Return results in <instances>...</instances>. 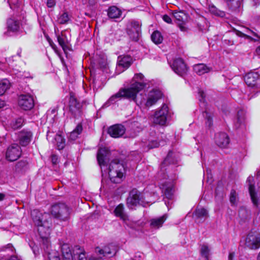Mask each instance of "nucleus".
Here are the masks:
<instances>
[{"label": "nucleus", "instance_id": "1", "mask_svg": "<svg viewBox=\"0 0 260 260\" xmlns=\"http://www.w3.org/2000/svg\"><path fill=\"white\" fill-rule=\"evenodd\" d=\"M144 76L141 73L135 75L133 80L135 82L128 88H121L115 94L112 95L107 101L106 104L108 106L116 102L117 99L124 98L133 100L137 103V94L142 90L146 84L141 81L143 80Z\"/></svg>", "mask_w": 260, "mask_h": 260}, {"label": "nucleus", "instance_id": "2", "mask_svg": "<svg viewBox=\"0 0 260 260\" xmlns=\"http://www.w3.org/2000/svg\"><path fill=\"white\" fill-rule=\"evenodd\" d=\"M31 217L35 224L38 226V231L41 238L44 240V244H48V239L51 233L52 218L46 213L42 214L37 210H34L31 213Z\"/></svg>", "mask_w": 260, "mask_h": 260}, {"label": "nucleus", "instance_id": "3", "mask_svg": "<svg viewBox=\"0 0 260 260\" xmlns=\"http://www.w3.org/2000/svg\"><path fill=\"white\" fill-rule=\"evenodd\" d=\"M125 173V164L123 160L114 159L109 167V176L111 182L120 183L124 178Z\"/></svg>", "mask_w": 260, "mask_h": 260}, {"label": "nucleus", "instance_id": "4", "mask_svg": "<svg viewBox=\"0 0 260 260\" xmlns=\"http://www.w3.org/2000/svg\"><path fill=\"white\" fill-rule=\"evenodd\" d=\"M51 212L55 218L64 221L69 218L70 209L65 204L60 203L52 206Z\"/></svg>", "mask_w": 260, "mask_h": 260}, {"label": "nucleus", "instance_id": "5", "mask_svg": "<svg viewBox=\"0 0 260 260\" xmlns=\"http://www.w3.org/2000/svg\"><path fill=\"white\" fill-rule=\"evenodd\" d=\"M199 95L200 106L202 110L203 117L206 119V125L210 127L212 125V114L210 108L205 101L206 94L204 91L200 89L198 92Z\"/></svg>", "mask_w": 260, "mask_h": 260}, {"label": "nucleus", "instance_id": "6", "mask_svg": "<svg viewBox=\"0 0 260 260\" xmlns=\"http://www.w3.org/2000/svg\"><path fill=\"white\" fill-rule=\"evenodd\" d=\"M142 23L136 20H131L127 25V32L132 40L137 42L141 35Z\"/></svg>", "mask_w": 260, "mask_h": 260}, {"label": "nucleus", "instance_id": "7", "mask_svg": "<svg viewBox=\"0 0 260 260\" xmlns=\"http://www.w3.org/2000/svg\"><path fill=\"white\" fill-rule=\"evenodd\" d=\"M126 204L129 208L132 209L134 207L140 205L144 206L143 197L140 191L137 189H132L129 193L127 198Z\"/></svg>", "mask_w": 260, "mask_h": 260}, {"label": "nucleus", "instance_id": "8", "mask_svg": "<svg viewBox=\"0 0 260 260\" xmlns=\"http://www.w3.org/2000/svg\"><path fill=\"white\" fill-rule=\"evenodd\" d=\"M245 245L250 249H256L260 247V237L256 231L249 233L245 239Z\"/></svg>", "mask_w": 260, "mask_h": 260}, {"label": "nucleus", "instance_id": "9", "mask_svg": "<svg viewBox=\"0 0 260 260\" xmlns=\"http://www.w3.org/2000/svg\"><path fill=\"white\" fill-rule=\"evenodd\" d=\"M168 115V107L166 104H164L161 109L155 112L153 122L157 124L165 125L166 123Z\"/></svg>", "mask_w": 260, "mask_h": 260}, {"label": "nucleus", "instance_id": "10", "mask_svg": "<svg viewBox=\"0 0 260 260\" xmlns=\"http://www.w3.org/2000/svg\"><path fill=\"white\" fill-rule=\"evenodd\" d=\"M82 105L80 103L73 92L70 93L69 100V110L74 117L80 115Z\"/></svg>", "mask_w": 260, "mask_h": 260}, {"label": "nucleus", "instance_id": "11", "mask_svg": "<svg viewBox=\"0 0 260 260\" xmlns=\"http://www.w3.org/2000/svg\"><path fill=\"white\" fill-rule=\"evenodd\" d=\"M171 67L175 73L180 76H183L187 71L186 64L181 58L175 59Z\"/></svg>", "mask_w": 260, "mask_h": 260}, {"label": "nucleus", "instance_id": "12", "mask_svg": "<svg viewBox=\"0 0 260 260\" xmlns=\"http://www.w3.org/2000/svg\"><path fill=\"white\" fill-rule=\"evenodd\" d=\"M20 147L16 144L8 147L6 152V158L10 161L16 160L21 155Z\"/></svg>", "mask_w": 260, "mask_h": 260}, {"label": "nucleus", "instance_id": "13", "mask_svg": "<svg viewBox=\"0 0 260 260\" xmlns=\"http://www.w3.org/2000/svg\"><path fill=\"white\" fill-rule=\"evenodd\" d=\"M19 106L24 110H29L34 106V101L30 95H21L18 100Z\"/></svg>", "mask_w": 260, "mask_h": 260}, {"label": "nucleus", "instance_id": "14", "mask_svg": "<svg viewBox=\"0 0 260 260\" xmlns=\"http://www.w3.org/2000/svg\"><path fill=\"white\" fill-rule=\"evenodd\" d=\"M160 188L164 195L165 196V199L167 200L174 199L175 188L173 182L166 181L160 185Z\"/></svg>", "mask_w": 260, "mask_h": 260}, {"label": "nucleus", "instance_id": "15", "mask_svg": "<svg viewBox=\"0 0 260 260\" xmlns=\"http://www.w3.org/2000/svg\"><path fill=\"white\" fill-rule=\"evenodd\" d=\"M173 14L180 30L183 31H185L186 27L184 26V23L187 19V14L182 11H174Z\"/></svg>", "mask_w": 260, "mask_h": 260}, {"label": "nucleus", "instance_id": "16", "mask_svg": "<svg viewBox=\"0 0 260 260\" xmlns=\"http://www.w3.org/2000/svg\"><path fill=\"white\" fill-rule=\"evenodd\" d=\"M110 152L106 148H100L97 154V159L100 166H107L109 160Z\"/></svg>", "mask_w": 260, "mask_h": 260}, {"label": "nucleus", "instance_id": "17", "mask_svg": "<svg viewBox=\"0 0 260 260\" xmlns=\"http://www.w3.org/2000/svg\"><path fill=\"white\" fill-rule=\"evenodd\" d=\"M125 132L124 126L120 124L111 126L108 129V133L113 138L121 137Z\"/></svg>", "mask_w": 260, "mask_h": 260}, {"label": "nucleus", "instance_id": "18", "mask_svg": "<svg viewBox=\"0 0 260 260\" xmlns=\"http://www.w3.org/2000/svg\"><path fill=\"white\" fill-rule=\"evenodd\" d=\"M215 142L216 145L221 148H225L230 142L228 136L224 133H220L216 134Z\"/></svg>", "mask_w": 260, "mask_h": 260}, {"label": "nucleus", "instance_id": "19", "mask_svg": "<svg viewBox=\"0 0 260 260\" xmlns=\"http://www.w3.org/2000/svg\"><path fill=\"white\" fill-rule=\"evenodd\" d=\"M162 93L158 90H153L149 92L147 100L145 104L147 107H150L155 104L156 102L161 97Z\"/></svg>", "mask_w": 260, "mask_h": 260}, {"label": "nucleus", "instance_id": "20", "mask_svg": "<svg viewBox=\"0 0 260 260\" xmlns=\"http://www.w3.org/2000/svg\"><path fill=\"white\" fill-rule=\"evenodd\" d=\"M32 137V133L27 130H23L19 132L18 138L20 145L23 146L27 145Z\"/></svg>", "mask_w": 260, "mask_h": 260}, {"label": "nucleus", "instance_id": "21", "mask_svg": "<svg viewBox=\"0 0 260 260\" xmlns=\"http://www.w3.org/2000/svg\"><path fill=\"white\" fill-rule=\"evenodd\" d=\"M95 252L105 256L108 254H115L116 252V246L112 244H110L105 246L103 248H101L99 247L95 248Z\"/></svg>", "mask_w": 260, "mask_h": 260}, {"label": "nucleus", "instance_id": "22", "mask_svg": "<svg viewBox=\"0 0 260 260\" xmlns=\"http://www.w3.org/2000/svg\"><path fill=\"white\" fill-rule=\"evenodd\" d=\"M259 78V75L257 72H250L245 76L244 80L248 86H254Z\"/></svg>", "mask_w": 260, "mask_h": 260}, {"label": "nucleus", "instance_id": "23", "mask_svg": "<svg viewBox=\"0 0 260 260\" xmlns=\"http://www.w3.org/2000/svg\"><path fill=\"white\" fill-rule=\"evenodd\" d=\"M168 217L167 214L157 218H152L150 220V226L151 229H158L162 226L164 222Z\"/></svg>", "mask_w": 260, "mask_h": 260}, {"label": "nucleus", "instance_id": "24", "mask_svg": "<svg viewBox=\"0 0 260 260\" xmlns=\"http://www.w3.org/2000/svg\"><path fill=\"white\" fill-rule=\"evenodd\" d=\"M195 218L198 222H203L208 217V211L203 208H197L194 213Z\"/></svg>", "mask_w": 260, "mask_h": 260}, {"label": "nucleus", "instance_id": "25", "mask_svg": "<svg viewBox=\"0 0 260 260\" xmlns=\"http://www.w3.org/2000/svg\"><path fill=\"white\" fill-rule=\"evenodd\" d=\"M132 63V58L130 56H119L118 58L117 66L124 69L128 68Z\"/></svg>", "mask_w": 260, "mask_h": 260}, {"label": "nucleus", "instance_id": "26", "mask_svg": "<svg viewBox=\"0 0 260 260\" xmlns=\"http://www.w3.org/2000/svg\"><path fill=\"white\" fill-rule=\"evenodd\" d=\"M114 215L120 218L123 221L128 220V216L126 213L124 212V206L122 204H119L114 210Z\"/></svg>", "mask_w": 260, "mask_h": 260}, {"label": "nucleus", "instance_id": "27", "mask_svg": "<svg viewBox=\"0 0 260 260\" xmlns=\"http://www.w3.org/2000/svg\"><path fill=\"white\" fill-rule=\"evenodd\" d=\"M253 181V177H249L247 179V182L249 183V192L251 197V199L254 205H257V199L256 196V192L254 190V186L252 182Z\"/></svg>", "mask_w": 260, "mask_h": 260}, {"label": "nucleus", "instance_id": "28", "mask_svg": "<svg viewBox=\"0 0 260 260\" xmlns=\"http://www.w3.org/2000/svg\"><path fill=\"white\" fill-rule=\"evenodd\" d=\"M63 260H73L74 252L72 253L68 244H63L61 247Z\"/></svg>", "mask_w": 260, "mask_h": 260}, {"label": "nucleus", "instance_id": "29", "mask_svg": "<svg viewBox=\"0 0 260 260\" xmlns=\"http://www.w3.org/2000/svg\"><path fill=\"white\" fill-rule=\"evenodd\" d=\"M19 22L15 18H10L7 20L8 30L13 32L17 31L19 29Z\"/></svg>", "mask_w": 260, "mask_h": 260}, {"label": "nucleus", "instance_id": "30", "mask_svg": "<svg viewBox=\"0 0 260 260\" xmlns=\"http://www.w3.org/2000/svg\"><path fill=\"white\" fill-rule=\"evenodd\" d=\"M211 70V68L208 67L204 63H199L194 66L193 70L199 75H203L208 73Z\"/></svg>", "mask_w": 260, "mask_h": 260}, {"label": "nucleus", "instance_id": "31", "mask_svg": "<svg viewBox=\"0 0 260 260\" xmlns=\"http://www.w3.org/2000/svg\"><path fill=\"white\" fill-rule=\"evenodd\" d=\"M121 15V11L115 6L111 7L108 9V15L112 19L119 18Z\"/></svg>", "mask_w": 260, "mask_h": 260}, {"label": "nucleus", "instance_id": "32", "mask_svg": "<svg viewBox=\"0 0 260 260\" xmlns=\"http://www.w3.org/2000/svg\"><path fill=\"white\" fill-rule=\"evenodd\" d=\"M245 119V114L242 110L239 111L237 113L235 126L236 128H239L244 123Z\"/></svg>", "mask_w": 260, "mask_h": 260}, {"label": "nucleus", "instance_id": "33", "mask_svg": "<svg viewBox=\"0 0 260 260\" xmlns=\"http://www.w3.org/2000/svg\"><path fill=\"white\" fill-rule=\"evenodd\" d=\"M11 83L7 79L0 81V95H3L10 88Z\"/></svg>", "mask_w": 260, "mask_h": 260}, {"label": "nucleus", "instance_id": "34", "mask_svg": "<svg viewBox=\"0 0 260 260\" xmlns=\"http://www.w3.org/2000/svg\"><path fill=\"white\" fill-rule=\"evenodd\" d=\"M82 131V126L81 124H78L75 129H74L70 134L69 138L71 140H75L78 137V136L81 133Z\"/></svg>", "mask_w": 260, "mask_h": 260}, {"label": "nucleus", "instance_id": "35", "mask_svg": "<svg viewBox=\"0 0 260 260\" xmlns=\"http://www.w3.org/2000/svg\"><path fill=\"white\" fill-rule=\"evenodd\" d=\"M57 41L59 45L62 47L65 53L70 50L69 44L68 42L65 40L62 36H58L57 37Z\"/></svg>", "mask_w": 260, "mask_h": 260}, {"label": "nucleus", "instance_id": "36", "mask_svg": "<svg viewBox=\"0 0 260 260\" xmlns=\"http://www.w3.org/2000/svg\"><path fill=\"white\" fill-rule=\"evenodd\" d=\"M250 211L245 207H241L239 210V216L243 220L249 217Z\"/></svg>", "mask_w": 260, "mask_h": 260}, {"label": "nucleus", "instance_id": "37", "mask_svg": "<svg viewBox=\"0 0 260 260\" xmlns=\"http://www.w3.org/2000/svg\"><path fill=\"white\" fill-rule=\"evenodd\" d=\"M23 123L24 119L21 117H19L12 121L10 125L13 129H16L20 128L23 125Z\"/></svg>", "mask_w": 260, "mask_h": 260}, {"label": "nucleus", "instance_id": "38", "mask_svg": "<svg viewBox=\"0 0 260 260\" xmlns=\"http://www.w3.org/2000/svg\"><path fill=\"white\" fill-rule=\"evenodd\" d=\"M209 10L211 13L217 16L223 17L225 15V12L224 11L218 10L214 6H210Z\"/></svg>", "mask_w": 260, "mask_h": 260}, {"label": "nucleus", "instance_id": "39", "mask_svg": "<svg viewBox=\"0 0 260 260\" xmlns=\"http://www.w3.org/2000/svg\"><path fill=\"white\" fill-rule=\"evenodd\" d=\"M151 40L154 43L158 44L161 43L162 37L159 31H155L151 35Z\"/></svg>", "mask_w": 260, "mask_h": 260}, {"label": "nucleus", "instance_id": "40", "mask_svg": "<svg viewBox=\"0 0 260 260\" xmlns=\"http://www.w3.org/2000/svg\"><path fill=\"white\" fill-rule=\"evenodd\" d=\"M55 139L58 149L61 150L63 149L65 146V139L61 135H57Z\"/></svg>", "mask_w": 260, "mask_h": 260}, {"label": "nucleus", "instance_id": "41", "mask_svg": "<svg viewBox=\"0 0 260 260\" xmlns=\"http://www.w3.org/2000/svg\"><path fill=\"white\" fill-rule=\"evenodd\" d=\"M76 248L79 251V252H75V250H74L73 258H76V256H77L78 260H87L85 253L82 252L78 246H76Z\"/></svg>", "mask_w": 260, "mask_h": 260}, {"label": "nucleus", "instance_id": "42", "mask_svg": "<svg viewBox=\"0 0 260 260\" xmlns=\"http://www.w3.org/2000/svg\"><path fill=\"white\" fill-rule=\"evenodd\" d=\"M48 260H60L59 254L55 250L47 251Z\"/></svg>", "mask_w": 260, "mask_h": 260}, {"label": "nucleus", "instance_id": "43", "mask_svg": "<svg viewBox=\"0 0 260 260\" xmlns=\"http://www.w3.org/2000/svg\"><path fill=\"white\" fill-rule=\"evenodd\" d=\"M201 255L205 258V259H209L210 255V249L206 245H203L201 247Z\"/></svg>", "mask_w": 260, "mask_h": 260}, {"label": "nucleus", "instance_id": "44", "mask_svg": "<svg viewBox=\"0 0 260 260\" xmlns=\"http://www.w3.org/2000/svg\"><path fill=\"white\" fill-rule=\"evenodd\" d=\"M69 20V15L67 13L64 12L62 14L58 19V21L60 24H65Z\"/></svg>", "mask_w": 260, "mask_h": 260}, {"label": "nucleus", "instance_id": "45", "mask_svg": "<svg viewBox=\"0 0 260 260\" xmlns=\"http://www.w3.org/2000/svg\"><path fill=\"white\" fill-rule=\"evenodd\" d=\"M27 164V162L25 160H21L18 161L15 166V171L19 172L24 168H25Z\"/></svg>", "mask_w": 260, "mask_h": 260}, {"label": "nucleus", "instance_id": "46", "mask_svg": "<svg viewBox=\"0 0 260 260\" xmlns=\"http://www.w3.org/2000/svg\"><path fill=\"white\" fill-rule=\"evenodd\" d=\"M148 147L150 148H153L158 147L160 144L159 143L157 142L155 140H149V142L147 144Z\"/></svg>", "mask_w": 260, "mask_h": 260}, {"label": "nucleus", "instance_id": "47", "mask_svg": "<svg viewBox=\"0 0 260 260\" xmlns=\"http://www.w3.org/2000/svg\"><path fill=\"white\" fill-rule=\"evenodd\" d=\"M230 202L232 204H235L236 202V193L234 190H232L231 192Z\"/></svg>", "mask_w": 260, "mask_h": 260}, {"label": "nucleus", "instance_id": "48", "mask_svg": "<svg viewBox=\"0 0 260 260\" xmlns=\"http://www.w3.org/2000/svg\"><path fill=\"white\" fill-rule=\"evenodd\" d=\"M164 200L165 201V204L166 205L168 209L169 210L170 208H172V205L173 202V199H172V200H167V199L164 198Z\"/></svg>", "mask_w": 260, "mask_h": 260}, {"label": "nucleus", "instance_id": "49", "mask_svg": "<svg viewBox=\"0 0 260 260\" xmlns=\"http://www.w3.org/2000/svg\"><path fill=\"white\" fill-rule=\"evenodd\" d=\"M51 159L52 164L53 165H56L58 162V157L55 154H52L51 156Z\"/></svg>", "mask_w": 260, "mask_h": 260}, {"label": "nucleus", "instance_id": "50", "mask_svg": "<svg viewBox=\"0 0 260 260\" xmlns=\"http://www.w3.org/2000/svg\"><path fill=\"white\" fill-rule=\"evenodd\" d=\"M55 0H47V6L49 8H52L55 6Z\"/></svg>", "mask_w": 260, "mask_h": 260}, {"label": "nucleus", "instance_id": "51", "mask_svg": "<svg viewBox=\"0 0 260 260\" xmlns=\"http://www.w3.org/2000/svg\"><path fill=\"white\" fill-rule=\"evenodd\" d=\"M162 19L165 22H166L168 23H172V19L169 16L167 15H164L162 17Z\"/></svg>", "mask_w": 260, "mask_h": 260}, {"label": "nucleus", "instance_id": "52", "mask_svg": "<svg viewBox=\"0 0 260 260\" xmlns=\"http://www.w3.org/2000/svg\"><path fill=\"white\" fill-rule=\"evenodd\" d=\"M237 34L239 36L246 37V38H248V39H249L252 40V38H251V37H250V36H248V35L245 34H244V32H241V31H237Z\"/></svg>", "mask_w": 260, "mask_h": 260}, {"label": "nucleus", "instance_id": "53", "mask_svg": "<svg viewBox=\"0 0 260 260\" xmlns=\"http://www.w3.org/2000/svg\"><path fill=\"white\" fill-rule=\"evenodd\" d=\"M245 32L247 33V34H250V33L253 34L254 36H256L259 38L260 37L258 36L256 33L254 32L253 31H252L251 30H250V29H249L248 28H245Z\"/></svg>", "mask_w": 260, "mask_h": 260}, {"label": "nucleus", "instance_id": "54", "mask_svg": "<svg viewBox=\"0 0 260 260\" xmlns=\"http://www.w3.org/2000/svg\"><path fill=\"white\" fill-rule=\"evenodd\" d=\"M142 254L141 253H137L133 260H141V258L142 257Z\"/></svg>", "mask_w": 260, "mask_h": 260}, {"label": "nucleus", "instance_id": "55", "mask_svg": "<svg viewBox=\"0 0 260 260\" xmlns=\"http://www.w3.org/2000/svg\"><path fill=\"white\" fill-rule=\"evenodd\" d=\"M234 256H235L234 252L230 253L229 255V260H233Z\"/></svg>", "mask_w": 260, "mask_h": 260}, {"label": "nucleus", "instance_id": "56", "mask_svg": "<svg viewBox=\"0 0 260 260\" xmlns=\"http://www.w3.org/2000/svg\"><path fill=\"white\" fill-rule=\"evenodd\" d=\"M5 106V101L0 100V108L4 107Z\"/></svg>", "mask_w": 260, "mask_h": 260}, {"label": "nucleus", "instance_id": "57", "mask_svg": "<svg viewBox=\"0 0 260 260\" xmlns=\"http://www.w3.org/2000/svg\"><path fill=\"white\" fill-rule=\"evenodd\" d=\"M255 52L258 55L260 56V45L256 48Z\"/></svg>", "mask_w": 260, "mask_h": 260}, {"label": "nucleus", "instance_id": "58", "mask_svg": "<svg viewBox=\"0 0 260 260\" xmlns=\"http://www.w3.org/2000/svg\"><path fill=\"white\" fill-rule=\"evenodd\" d=\"M9 260H20L18 257L16 256H12L10 257Z\"/></svg>", "mask_w": 260, "mask_h": 260}, {"label": "nucleus", "instance_id": "59", "mask_svg": "<svg viewBox=\"0 0 260 260\" xmlns=\"http://www.w3.org/2000/svg\"><path fill=\"white\" fill-rule=\"evenodd\" d=\"M5 198V194L0 193V201H2Z\"/></svg>", "mask_w": 260, "mask_h": 260}, {"label": "nucleus", "instance_id": "60", "mask_svg": "<svg viewBox=\"0 0 260 260\" xmlns=\"http://www.w3.org/2000/svg\"><path fill=\"white\" fill-rule=\"evenodd\" d=\"M89 260H103V259L102 258H95V257H93V258H90Z\"/></svg>", "mask_w": 260, "mask_h": 260}, {"label": "nucleus", "instance_id": "61", "mask_svg": "<svg viewBox=\"0 0 260 260\" xmlns=\"http://www.w3.org/2000/svg\"><path fill=\"white\" fill-rule=\"evenodd\" d=\"M106 62H103V63H102V66H101V68H106Z\"/></svg>", "mask_w": 260, "mask_h": 260}, {"label": "nucleus", "instance_id": "62", "mask_svg": "<svg viewBox=\"0 0 260 260\" xmlns=\"http://www.w3.org/2000/svg\"><path fill=\"white\" fill-rule=\"evenodd\" d=\"M137 136V134L136 133H134L133 134H131L130 135V137H132V138H134L135 137H136Z\"/></svg>", "mask_w": 260, "mask_h": 260}, {"label": "nucleus", "instance_id": "63", "mask_svg": "<svg viewBox=\"0 0 260 260\" xmlns=\"http://www.w3.org/2000/svg\"><path fill=\"white\" fill-rule=\"evenodd\" d=\"M84 14H85L86 16H88V17H91V15H90L89 13L85 12V13H84Z\"/></svg>", "mask_w": 260, "mask_h": 260}, {"label": "nucleus", "instance_id": "64", "mask_svg": "<svg viewBox=\"0 0 260 260\" xmlns=\"http://www.w3.org/2000/svg\"><path fill=\"white\" fill-rule=\"evenodd\" d=\"M94 1H95V0H89V3H90L91 5H93V4L94 3Z\"/></svg>", "mask_w": 260, "mask_h": 260}]
</instances>
